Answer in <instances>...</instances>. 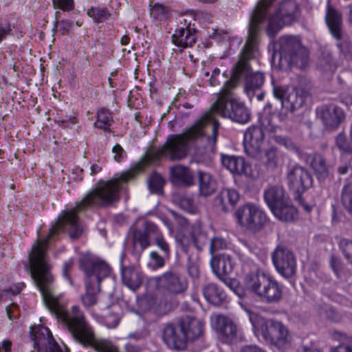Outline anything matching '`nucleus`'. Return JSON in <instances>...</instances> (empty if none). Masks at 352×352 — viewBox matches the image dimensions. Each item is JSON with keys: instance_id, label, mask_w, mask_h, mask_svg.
<instances>
[{"instance_id": "1", "label": "nucleus", "mask_w": 352, "mask_h": 352, "mask_svg": "<svg viewBox=\"0 0 352 352\" xmlns=\"http://www.w3.org/2000/svg\"><path fill=\"white\" fill-rule=\"evenodd\" d=\"M142 173L141 164L135 163L128 170L120 175H116L113 178L104 181L100 180L97 186L89 191L76 206L58 217L52 226L49 234L45 239H38L29 254V262L31 276L41 293L43 300L49 311L54 315L61 312H67L53 295V276L50 272L46 251L48 243L52 237L60 231L67 230L72 238L78 237L82 228L79 221L78 213L89 208H107L112 206L120 199V192L124 184L130 179Z\"/></svg>"}, {"instance_id": "2", "label": "nucleus", "mask_w": 352, "mask_h": 352, "mask_svg": "<svg viewBox=\"0 0 352 352\" xmlns=\"http://www.w3.org/2000/svg\"><path fill=\"white\" fill-rule=\"evenodd\" d=\"M217 137L218 124L204 126L199 119L183 133L168 135L162 146L148 149L137 164H141L143 172L162 157L170 160H182L186 157L190 144L194 143L198 146L197 155H200L201 160H207L215 152Z\"/></svg>"}, {"instance_id": "3", "label": "nucleus", "mask_w": 352, "mask_h": 352, "mask_svg": "<svg viewBox=\"0 0 352 352\" xmlns=\"http://www.w3.org/2000/svg\"><path fill=\"white\" fill-rule=\"evenodd\" d=\"M263 19V16L252 12L246 42L238 61L232 68L230 79L225 83L234 89L239 81L243 80L244 91L250 100L254 98L256 91L262 88L265 82L264 74L252 72L249 63V60L255 58L258 54V24Z\"/></svg>"}, {"instance_id": "4", "label": "nucleus", "mask_w": 352, "mask_h": 352, "mask_svg": "<svg viewBox=\"0 0 352 352\" xmlns=\"http://www.w3.org/2000/svg\"><path fill=\"white\" fill-rule=\"evenodd\" d=\"M55 316L65 325L73 338L83 346L91 347L97 352H118L111 342L96 337L94 329L78 306H73L69 312Z\"/></svg>"}, {"instance_id": "5", "label": "nucleus", "mask_w": 352, "mask_h": 352, "mask_svg": "<svg viewBox=\"0 0 352 352\" xmlns=\"http://www.w3.org/2000/svg\"><path fill=\"white\" fill-rule=\"evenodd\" d=\"M234 89L224 84L221 91L218 94L217 100L212 104L209 111L206 112L200 118L202 124L209 126L220 124L216 120L215 116L219 115L231 120L245 124L250 120L251 115L249 109L243 102L234 98L232 91Z\"/></svg>"}, {"instance_id": "6", "label": "nucleus", "mask_w": 352, "mask_h": 352, "mask_svg": "<svg viewBox=\"0 0 352 352\" xmlns=\"http://www.w3.org/2000/svg\"><path fill=\"white\" fill-rule=\"evenodd\" d=\"M155 280L157 286L166 293L155 299L154 309L159 314H166L177 307L176 296L185 295L188 282L182 273L175 270L165 272Z\"/></svg>"}, {"instance_id": "7", "label": "nucleus", "mask_w": 352, "mask_h": 352, "mask_svg": "<svg viewBox=\"0 0 352 352\" xmlns=\"http://www.w3.org/2000/svg\"><path fill=\"white\" fill-rule=\"evenodd\" d=\"M80 267L85 274L86 293L81 299L85 307H91L97 302L96 293L100 290L101 280L109 276V265L100 260L84 257L80 260Z\"/></svg>"}, {"instance_id": "8", "label": "nucleus", "mask_w": 352, "mask_h": 352, "mask_svg": "<svg viewBox=\"0 0 352 352\" xmlns=\"http://www.w3.org/2000/svg\"><path fill=\"white\" fill-rule=\"evenodd\" d=\"M245 285L261 302L267 304L278 303L283 298L282 285L272 276L258 270L245 275Z\"/></svg>"}, {"instance_id": "9", "label": "nucleus", "mask_w": 352, "mask_h": 352, "mask_svg": "<svg viewBox=\"0 0 352 352\" xmlns=\"http://www.w3.org/2000/svg\"><path fill=\"white\" fill-rule=\"evenodd\" d=\"M276 0L261 12L262 21L258 24V36L261 31V25L268 19L266 32L270 37H274L285 26L297 21L299 13L298 5L292 0H284L280 2L273 14L270 13V8Z\"/></svg>"}, {"instance_id": "10", "label": "nucleus", "mask_w": 352, "mask_h": 352, "mask_svg": "<svg viewBox=\"0 0 352 352\" xmlns=\"http://www.w3.org/2000/svg\"><path fill=\"white\" fill-rule=\"evenodd\" d=\"M259 335L268 344L279 349L285 348L291 342L289 331L283 324L272 319L264 320L259 329Z\"/></svg>"}, {"instance_id": "11", "label": "nucleus", "mask_w": 352, "mask_h": 352, "mask_svg": "<svg viewBox=\"0 0 352 352\" xmlns=\"http://www.w3.org/2000/svg\"><path fill=\"white\" fill-rule=\"evenodd\" d=\"M273 94L276 98L281 102L283 107L290 112L300 109L309 96V92L304 87H287L286 89L280 87H274Z\"/></svg>"}, {"instance_id": "12", "label": "nucleus", "mask_w": 352, "mask_h": 352, "mask_svg": "<svg viewBox=\"0 0 352 352\" xmlns=\"http://www.w3.org/2000/svg\"><path fill=\"white\" fill-rule=\"evenodd\" d=\"M286 181L289 188L294 193V199L300 202L302 194L312 186L313 182L309 172L298 165L288 167Z\"/></svg>"}, {"instance_id": "13", "label": "nucleus", "mask_w": 352, "mask_h": 352, "mask_svg": "<svg viewBox=\"0 0 352 352\" xmlns=\"http://www.w3.org/2000/svg\"><path fill=\"white\" fill-rule=\"evenodd\" d=\"M235 217L241 226L254 232L261 230L267 221L265 212L250 204L240 206Z\"/></svg>"}, {"instance_id": "14", "label": "nucleus", "mask_w": 352, "mask_h": 352, "mask_svg": "<svg viewBox=\"0 0 352 352\" xmlns=\"http://www.w3.org/2000/svg\"><path fill=\"white\" fill-rule=\"evenodd\" d=\"M273 263L277 272L285 278L294 276L296 261L294 254L287 248L278 246L272 254Z\"/></svg>"}, {"instance_id": "15", "label": "nucleus", "mask_w": 352, "mask_h": 352, "mask_svg": "<svg viewBox=\"0 0 352 352\" xmlns=\"http://www.w3.org/2000/svg\"><path fill=\"white\" fill-rule=\"evenodd\" d=\"M208 241V236L199 224H193L189 234V239L184 238L178 241L181 245L182 250L188 256L189 260L191 259L193 254V248H195L197 252L203 250Z\"/></svg>"}, {"instance_id": "16", "label": "nucleus", "mask_w": 352, "mask_h": 352, "mask_svg": "<svg viewBox=\"0 0 352 352\" xmlns=\"http://www.w3.org/2000/svg\"><path fill=\"white\" fill-rule=\"evenodd\" d=\"M243 136V146L246 154L250 157L259 156L264 140L262 129L252 125L246 129Z\"/></svg>"}, {"instance_id": "17", "label": "nucleus", "mask_w": 352, "mask_h": 352, "mask_svg": "<svg viewBox=\"0 0 352 352\" xmlns=\"http://www.w3.org/2000/svg\"><path fill=\"white\" fill-rule=\"evenodd\" d=\"M163 340L172 349L183 350L186 347V336L180 322L177 324H168L163 330Z\"/></svg>"}, {"instance_id": "18", "label": "nucleus", "mask_w": 352, "mask_h": 352, "mask_svg": "<svg viewBox=\"0 0 352 352\" xmlns=\"http://www.w3.org/2000/svg\"><path fill=\"white\" fill-rule=\"evenodd\" d=\"M300 39L296 36H281L276 43L274 56H279V62H287L291 60V54L301 48Z\"/></svg>"}, {"instance_id": "19", "label": "nucleus", "mask_w": 352, "mask_h": 352, "mask_svg": "<svg viewBox=\"0 0 352 352\" xmlns=\"http://www.w3.org/2000/svg\"><path fill=\"white\" fill-rule=\"evenodd\" d=\"M214 328L223 342L231 344L236 339L237 327L230 318L223 315L217 316Z\"/></svg>"}, {"instance_id": "20", "label": "nucleus", "mask_w": 352, "mask_h": 352, "mask_svg": "<svg viewBox=\"0 0 352 352\" xmlns=\"http://www.w3.org/2000/svg\"><path fill=\"white\" fill-rule=\"evenodd\" d=\"M321 119L326 129L334 130L344 120L345 113L339 107L327 105L321 109Z\"/></svg>"}, {"instance_id": "21", "label": "nucleus", "mask_w": 352, "mask_h": 352, "mask_svg": "<svg viewBox=\"0 0 352 352\" xmlns=\"http://www.w3.org/2000/svg\"><path fill=\"white\" fill-rule=\"evenodd\" d=\"M172 43L183 50L192 47L197 41V30L189 23L185 27L177 29L172 35Z\"/></svg>"}, {"instance_id": "22", "label": "nucleus", "mask_w": 352, "mask_h": 352, "mask_svg": "<svg viewBox=\"0 0 352 352\" xmlns=\"http://www.w3.org/2000/svg\"><path fill=\"white\" fill-rule=\"evenodd\" d=\"M31 337L34 342L35 347L48 349L50 352H63L60 347L54 340L52 332L47 327H39Z\"/></svg>"}, {"instance_id": "23", "label": "nucleus", "mask_w": 352, "mask_h": 352, "mask_svg": "<svg viewBox=\"0 0 352 352\" xmlns=\"http://www.w3.org/2000/svg\"><path fill=\"white\" fill-rule=\"evenodd\" d=\"M239 200V192L232 188L221 190L214 198V206L219 210L227 212L234 208Z\"/></svg>"}, {"instance_id": "24", "label": "nucleus", "mask_w": 352, "mask_h": 352, "mask_svg": "<svg viewBox=\"0 0 352 352\" xmlns=\"http://www.w3.org/2000/svg\"><path fill=\"white\" fill-rule=\"evenodd\" d=\"M263 197L271 211H273L278 206L283 204L284 201L289 199L284 188L280 185L267 186L263 192Z\"/></svg>"}, {"instance_id": "25", "label": "nucleus", "mask_w": 352, "mask_h": 352, "mask_svg": "<svg viewBox=\"0 0 352 352\" xmlns=\"http://www.w3.org/2000/svg\"><path fill=\"white\" fill-rule=\"evenodd\" d=\"M221 162L223 166L232 173L245 175H250L251 173V166L242 157L222 155Z\"/></svg>"}, {"instance_id": "26", "label": "nucleus", "mask_w": 352, "mask_h": 352, "mask_svg": "<svg viewBox=\"0 0 352 352\" xmlns=\"http://www.w3.org/2000/svg\"><path fill=\"white\" fill-rule=\"evenodd\" d=\"M186 340H194L201 336L204 331L203 323L191 316H185L180 320Z\"/></svg>"}, {"instance_id": "27", "label": "nucleus", "mask_w": 352, "mask_h": 352, "mask_svg": "<svg viewBox=\"0 0 352 352\" xmlns=\"http://www.w3.org/2000/svg\"><path fill=\"white\" fill-rule=\"evenodd\" d=\"M202 293L207 302L214 306H220L227 300L225 291L215 283H210L203 286Z\"/></svg>"}, {"instance_id": "28", "label": "nucleus", "mask_w": 352, "mask_h": 352, "mask_svg": "<svg viewBox=\"0 0 352 352\" xmlns=\"http://www.w3.org/2000/svg\"><path fill=\"white\" fill-rule=\"evenodd\" d=\"M210 265L212 271L220 279H223V276L230 274L233 270L232 258L226 254L212 256Z\"/></svg>"}, {"instance_id": "29", "label": "nucleus", "mask_w": 352, "mask_h": 352, "mask_svg": "<svg viewBox=\"0 0 352 352\" xmlns=\"http://www.w3.org/2000/svg\"><path fill=\"white\" fill-rule=\"evenodd\" d=\"M325 21L332 36H338L342 30V14L334 8L329 3H327Z\"/></svg>"}, {"instance_id": "30", "label": "nucleus", "mask_w": 352, "mask_h": 352, "mask_svg": "<svg viewBox=\"0 0 352 352\" xmlns=\"http://www.w3.org/2000/svg\"><path fill=\"white\" fill-rule=\"evenodd\" d=\"M174 202L181 210L188 214H196L199 212L200 203L195 195L190 194L180 195L175 199Z\"/></svg>"}, {"instance_id": "31", "label": "nucleus", "mask_w": 352, "mask_h": 352, "mask_svg": "<svg viewBox=\"0 0 352 352\" xmlns=\"http://www.w3.org/2000/svg\"><path fill=\"white\" fill-rule=\"evenodd\" d=\"M173 182L177 185L190 186L193 184L194 178L191 170L183 166H175L170 169Z\"/></svg>"}, {"instance_id": "32", "label": "nucleus", "mask_w": 352, "mask_h": 352, "mask_svg": "<svg viewBox=\"0 0 352 352\" xmlns=\"http://www.w3.org/2000/svg\"><path fill=\"white\" fill-rule=\"evenodd\" d=\"M122 278L123 283L133 291L138 289L142 283L141 272L132 267H122Z\"/></svg>"}, {"instance_id": "33", "label": "nucleus", "mask_w": 352, "mask_h": 352, "mask_svg": "<svg viewBox=\"0 0 352 352\" xmlns=\"http://www.w3.org/2000/svg\"><path fill=\"white\" fill-rule=\"evenodd\" d=\"M197 175L199 195L205 197L210 196L216 190V181L206 172L199 171Z\"/></svg>"}, {"instance_id": "34", "label": "nucleus", "mask_w": 352, "mask_h": 352, "mask_svg": "<svg viewBox=\"0 0 352 352\" xmlns=\"http://www.w3.org/2000/svg\"><path fill=\"white\" fill-rule=\"evenodd\" d=\"M272 212L278 219L285 222L293 221L298 215L297 210L292 205L289 198Z\"/></svg>"}, {"instance_id": "35", "label": "nucleus", "mask_w": 352, "mask_h": 352, "mask_svg": "<svg viewBox=\"0 0 352 352\" xmlns=\"http://www.w3.org/2000/svg\"><path fill=\"white\" fill-rule=\"evenodd\" d=\"M291 60H287V62H279L280 66L282 68H289L296 66L299 69H304L308 65V52L305 47H302L296 52L291 54Z\"/></svg>"}, {"instance_id": "36", "label": "nucleus", "mask_w": 352, "mask_h": 352, "mask_svg": "<svg viewBox=\"0 0 352 352\" xmlns=\"http://www.w3.org/2000/svg\"><path fill=\"white\" fill-rule=\"evenodd\" d=\"M307 161L319 178H325L328 175V166L325 159L321 155L310 154L307 157Z\"/></svg>"}, {"instance_id": "37", "label": "nucleus", "mask_w": 352, "mask_h": 352, "mask_svg": "<svg viewBox=\"0 0 352 352\" xmlns=\"http://www.w3.org/2000/svg\"><path fill=\"white\" fill-rule=\"evenodd\" d=\"M252 157L260 160L261 164L269 170H273L278 166L277 151L274 147H271L265 150L263 153L262 150L260 149V155Z\"/></svg>"}, {"instance_id": "38", "label": "nucleus", "mask_w": 352, "mask_h": 352, "mask_svg": "<svg viewBox=\"0 0 352 352\" xmlns=\"http://www.w3.org/2000/svg\"><path fill=\"white\" fill-rule=\"evenodd\" d=\"M113 120L112 114L109 110L102 107L97 111L96 121L94 126L104 131H111L110 126Z\"/></svg>"}, {"instance_id": "39", "label": "nucleus", "mask_w": 352, "mask_h": 352, "mask_svg": "<svg viewBox=\"0 0 352 352\" xmlns=\"http://www.w3.org/2000/svg\"><path fill=\"white\" fill-rule=\"evenodd\" d=\"M340 201L343 207L349 213H352V182H346L343 186Z\"/></svg>"}, {"instance_id": "40", "label": "nucleus", "mask_w": 352, "mask_h": 352, "mask_svg": "<svg viewBox=\"0 0 352 352\" xmlns=\"http://www.w3.org/2000/svg\"><path fill=\"white\" fill-rule=\"evenodd\" d=\"M87 14L95 23H102L111 15L107 8L100 7H91L87 10Z\"/></svg>"}, {"instance_id": "41", "label": "nucleus", "mask_w": 352, "mask_h": 352, "mask_svg": "<svg viewBox=\"0 0 352 352\" xmlns=\"http://www.w3.org/2000/svg\"><path fill=\"white\" fill-rule=\"evenodd\" d=\"M132 242L134 248H136L137 245L140 246V252H143L148 247L150 246L151 242L148 236L141 230L135 229L133 232Z\"/></svg>"}, {"instance_id": "42", "label": "nucleus", "mask_w": 352, "mask_h": 352, "mask_svg": "<svg viewBox=\"0 0 352 352\" xmlns=\"http://www.w3.org/2000/svg\"><path fill=\"white\" fill-rule=\"evenodd\" d=\"M339 35L333 36L337 41V46L340 50L341 52L346 56L351 52L352 43L349 36L345 34L343 30L340 31Z\"/></svg>"}, {"instance_id": "43", "label": "nucleus", "mask_w": 352, "mask_h": 352, "mask_svg": "<svg viewBox=\"0 0 352 352\" xmlns=\"http://www.w3.org/2000/svg\"><path fill=\"white\" fill-rule=\"evenodd\" d=\"M148 187L153 193L161 194L162 192L163 186L165 183L162 177L157 174H152L148 181Z\"/></svg>"}, {"instance_id": "44", "label": "nucleus", "mask_w": 352, "mask_h": 352, "mask_svg": "<svg viewBox=\"0 0 352 352\" xmlns=\"http://www.w3.org/2000/svg\"><path fill=\"white\" fill-rule=\"evenodd\" d=\"M338 245L344 257L352 265V240L342 238L340 240Z\"/></svg>"}, {"instance_id": "45", "label": "nucleus", "mask_w": 352, "mask_h": 352, "mask_svg": "<svg viewBox=\"0 0 352 352\" xmlns=\"http://www.w3.org/2000/svg\"><path fill=\"white\" fill-rule=\"evenodd\" d=\"M154 243L161 250L164 258L168 259L170 256V247L169 243L165 239L163 234L157 237H154Z\"/></svg>"}, {"instance_id": "46", "label": "nucleus", "mask_w": 352, "mask_h": 352, "mask_svg": "<svg viewBox=\"0 0 352 352\" xmlns=\"http://www.w3.org/2000/svg\"><path fill=\"white\" fill-rule=\"evenodd\" d=\"M150 262L148 265L153 270H157L159 268H162L165 265V259L164 256H161L157 251H152L149 255Z\"/></svg>"}, {"instance_id": "47", "label": "nucleus", "mask_w": 352, "mask_h": 352, "mask_svg": "<svg viewBox=\"0 0 352 352\" xmlns=\"http://www.w3.org/2000/svg\"><path fill=\"white\" fill-rule=\"evenodd\" d=\"M226 241L221 237H214L210 240V253L212 256H215V252L227 248Z\"/></svg>"}, {"instance_id": "48", "label": "nucleus", "mask_w": 352, "mask_h": 352, "mask_svg": "<svg viewBox=\"0 0 352 352\" xmlns=\"http://www.w3.org/2000/svg\"><path fill=\"white\" fill-rule=\"evenodd\" d=\"M319 67L325 73L332 74L336 69L335 62L330 55H327L319 61Z\"/></svg>"}, {"instance_id": "49", "label": "nucleus", "mask_w": 352, "mask_h": 352, "mask_svg": "<svg viewBox=\"0 0 352 352\" xmlns=\"http://www.w3.org/2000/svg\"><path fill=\"white\" fill-rule=\"evenodd\" d=\"M148 237H157L162 235V233L154 223L146 221L144 223V230H142Z\"/></svg>"}, {"instance_id": "50", "label": "nucleus", "mask_w": 352, "mask_h": 352, "mask_svg": "<svg viewBox=\"0 0 352 352\" xmlns=\"http://www.w3.org/2000/svg\"><path fill=\"white\" fill-rule=\"evenodd\" d=\"M336 144L340 150L348 153H352V142L351 141L350 142H348L343 133H340L337 135Z\"/></svg>"}, {"instance_id": "51", "label": "nucleus", "mask_w": 352, "mask_h": 352, "mask_svg": "<svg viewBox=\"0 0 352 352\" xmlns=\"http://www.w3.org/2000/svg\"><path fill=\"white\" fill-rule=\"evenodd\" d=\"M54 7L63 11H70L74 8V0H52Z\"/></svg>"}, {"instance_id": "52", "label": "nucleus", "mask_w": 352, "mask_h": 352, "mask_svg": "<svg viewBox=\"0 0 352 352\" xmlns=\"http://www.w3.org/2000/svg\"><path fill=\"white\" fill-rule=\"evenodd\" d=\"M273 1L274 0H259L253 10L252 13L261 16V12H263V11H265L264 10L266 9L267 6H270Z\"/></svg>"}, {"instance_id": "53", "label": "nucleus", "mask_w": 352, "mask_h": 352, "mask_svg": "<svg viewBox=\"0 0 352 352\" xmlns=\"http://www.w3.org/2000/svg\"><path fill=\"white\" fill-rule=\"evenodd\" d=\"M120 316L118 314H109L105 318V323L109 328H115L120 322Z\"/></svg>"}, {"instance_id": "54", "label": "nucleus", "mask_w": 352, "mask_h": 352, "mask_svg": "<svg viewBox=\"0 0 352 352\" xmlns=\"http://www.w3.org/2000/svg\"><path fill=\"white\" fill-rule=\"evenodd\" d=\"M276 142L280 145H283L289 150H295L296 148V145L289 138L283 136H276Z\"/></svg>"}, {"instance_id": "55", "label": "nucleus", "mask_w": 352, "mask_h": 352, "mask_svg": "<svg viewBox=\"0 0 352 352\" xmlns=\"http://www.w3.org/2000/svg\"><path fill=\"white\" fill-rule=\"evenodd\" d=\"M112 152L114 153V160L118 162H120L124 157H126V152L119 144H116L113 147Z\"/></svg>"}, {"instance_id": "56", "label": "nucleus", "mask_w": 352, "mask_h": 352, "mask_svg": "<svg viewBox=\"0 0 352 352\" xmlns=\"http://www.w3.org/2000/svg\"><path fill=\"white\" fill-rule=\"evenodd\" d=\"M330 264L332 270L336 274H338L342 269L343 264L342 261L333 255L331 256Z\"/></svg>"}, {"instance_id": "57", "label": "nucleus", "mask_w": 352, "mask_h": 352, "mask_svg": "<svg viewBox=\"0 0 352 352\" xmlns=\"http://www.w3.org/2000/svg\"><path fill=\"white\" fill-rule=\"evenodd\" d=\"M74 265V260L72 258H69L67 261H65L63 267V276L69 281L72 284V280L69 276V272L72 269Z\"/></svg>"}, {"instance_id": "58", "label": "nucleus", "mask_w": 352, "mask_h": 352, "mask_svg": "<svg viewBox=\"0 0 352 352\" xmlns=\"http://www.w3.org/2000/svg\"><path fill=\"white\" fill-rule=\"evenodd\" d=\"M12 31L9 23L0 21V43L4 40Z\"/></svg>"}, {"instance_id": "59", "label": "nucleus", "mask_w": 352, "mask_h": 352, "mask_svg": "<svg viewBox=\"0 0 352 352\" xmlns=\"http://www.w3.org/2000/svg\"><path fill=\"white\" fill-rule=\"evenodd\" d=\"M170 212L179 226L184 227L188 224V220L182 214H178L174 210H170Z\"/></svg>"}, {"instance_id": "60", "label": "nucleus", "mask_w": 352, "mask_h": 352, "mask_svg": "<svg viewBox=\"0 0 352 352\" xmlns=\"http://www.w3.org/2000/svg\"><path fill=\"white\" fill-rule=\"evenodd\" d=\"M221 71L219 68H215L211 74V76L209 79V84L210 86L214 87L220 83V81L218 80V77L220 76Z\"/></svg>"}, {"instance_id": "61", "label": "nucleus", "mask_w": 352, "mask_h": 352, "mask_svg": "<svg viewBox=\"0 0 352 352\" xmlns=\"http://www.w3.org/2000/svg\"><path fill=\"white\" fill-rule=\"evenodd\" d=\"M188 273L192 278H198L199 276V271L197 265L190 263L188 265Z\"/></svg>"}, {"instance_id": "62", "label": "nucleus", "mask_w": 352, "mask_h": 352, "mask_svg": "<svg viewBox=\"0 0 352 352\" xmlns=\"http://www.w3.org/2000/svg\"><path fill=\"white\" fill-rule=\"evenodd\" d=\"M165 13V7L160 4H155L151 9V14L153 15L155 17H158L161 14H164Z\"/></svg>"}, {"instance_id": "63", "label": "nucleus", "mask_w": 352, "mask_h": 352, "mask_svg": "<svg viewBox=\"0 0 352 352\" xmlns=\"http://www.w3.org/2000/svg\"><path fill=\"white\" fill-rule=\"evenodd\" d=\"M17 305L12 304L6 308V313L8 318L11 320H14L16 318Z\"/></svg>"}, {"instance_id": "64", "label": "nucleus", "mask_w": 352, "mask_h": 352, "mask_svg": "<svg viewBox=\"0 0 352 352\" xmlns=\"http://www.w3.org/2000/svg\"><path fill=\"white\" fill-rule=\"evenodd\" d=\"M241 352H266L262 348L256 346V345H246L243 346Z\"/></svg>"}]
</instances>
